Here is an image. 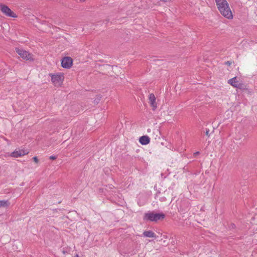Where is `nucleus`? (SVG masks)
Segmentation results:
<instances>
[{
	"label": "nucleus",
	"instance_id": "nucleus-20",
	"mask_svg": "<svg viewBox=\"0 0 257 257\" xmlns=\"http://www.w3.org/2000/svg\"><path fill=\"white\" fill-rule=\"evenodd\" d=\"M200 154L199 152H196L194 153V156H196L197 155H199Z\"/></svg>",
	"mask_w": 257,
	"mask_h": 257
},
{
	"label": "nucleus",
	"instance_id": "nucleus-4",
	"mask_svg": "<svg viewBox=\"0 0 257 257\" xmlns=\"http://www.w3.org/2000/svg\"><path fill=\"white\" fill-rule=\"evenodd\" d=\"M0 11L7 17L16 18L17 15L12 11L8 6L3 4H0Z\"/></svg>",
	"mask_w": 257,
	"mask_h": 257
},
{
	"label": "nucleus",
	"instance_id": "nucleus-2",
	"mask_svg": "<svg viewBox=\"0 0 257 257\" xmlns=\"http://www.w3.org/2000/svg\"><path fill=\"white\" fill-rule=\"evenodd\" d=\"M165 217V215L163 212L157 213L154 211H149L144 214L143 219L144 221L157 222L158 220H163Z\"/></svg>",
	"mask_w": 257,
	"mask_h": 257
},
{
	"label": "nucleus",
	"instance_id": "nucleus-6",
	"mask_svg": "<svg viewBox=\"0 0 257 257\" xmlns=\"http://www.w3.org/2000/svg\"><path fill=\"white\" fill-rule=\"evenodd\" d=\"M49 75L51 77L52 82L55 84H60L62 83L64 77L62 74H52L50 73Z\"/></svg>",
	"mask_w": 257,
	"mask_h": 257
},
{
	"label": "nucleus",
	"instance_id": "nucleus-14",
	"mask_svg": "<svg viewBox=\"0 0 257 257\" xmlns=\"http://www.w3.org/2000/svg\"><path fill=\"white\" fill-rule=\"evenodd\" d=\"M210 132V130L209 128H205V130L203 131L204 133L205 134V135L207 136H209V133Z\"/></svg>",
	"mask_w": 257,
	"mask_h": 257
},
{
	"label": "nucleus",
	"instance_id": "nucleus-7",
	"mask_svg": "<svg viewBox=\"0 0 257 257\" xmlns=\"http://www.w3.org/2000/svg\"><path fill=\"white\" fill-rule=\"evenodd\" d=\"M73 64V59L70 57H65L61 60V66L66 69L71 67Z\"/></svg>",
	"mask_w": 257,
	"mask_h": 257
},
{
	"label": "nucleus",
	"instance_id": "nucleus-3",
	"mask_svg": "<svg viewBox=\"0 0 257 257\" xmlns=\"http://www.w3.org/2000/svg\"><path fill=\"white\" fill-rule=\"evenodd\" d=\"M15 51L23 59L26 60H29L30 61H33L34 60L32 54L29 52L19 48H16Z\"/></svg>",
	"mask_w": 257,
	"mask_h": 257
},
{
	"label": "nucleus",
	"instance_id": "nucleus-13",
	"mask_svg": "<svg viewBox=\"0 0 257 257\" xmlns=\"http://www.w3.org/2000/svg\"><path fill=\"white\" fill-rule=\"evenodd\" d=\"M96 97V98L94 100V103L98 104L101 98V96L100 95H97Z\"/></svg>",
	"mask_w": 257,
	"mask_h": 257
},
{
	"label": "nucleus",
	"instance_id": "nucleus-21",
	"mask_svg": "<svg viewBox=\"0 0 257 257\" xmlns=\"http://www.w3.org/2000/svg\"><path fill=\"white\" fill-rule=\"evenodd\" d=\"M160 191H158L157 192V193H156V196H158V194H160Z\"/></svg>",
	"mask_w": 257,
	"mask_h": 257
},
{
	"label": "nucleus",
	"instance_id": "nucleus-23",
	"mask_svg": "<svg viewBox=\"0 0 257 257\" xmlns=\"http://www.w3.org/2000/svg\"><path fill=\"white\" fill-rule=\"evenodd\" d=\"M231 226H232V227L233 228L235 227V224H231Z\"/></svg>",
	"mask_w": 257,
	"mask_h": 257
},
{
	"label": "nucleus",
	"instance_id": "nucleus-11",
	"mask_svg": "<svg viewBox=\"0 0 257 257\" xmlns=\"http://www.w3.org/2000/svg\"><path fill=\"white\" fill-rule=\"evenodd\" d=\"M143 235L145 237H148L156 238V236L155 233L152 230L145 231L143 232Z\"/></svg>",
	"mask_w": 257,
	"mask_h": 257
},
{
	"label": "nucleus",
	"instance_id": "nucleus-22",
	"mask_svg": "<svg viewBox=\"0 0 257 257\" xmlns=\"http://www.w3.org/2000/svg\"><path fill=\"white\" fill-rule=\"evenodd\" d=\"M86 0H79V2H85Z\"/></svg>",
	"mask_w": 257,
	"mask_h": 257
},
{
	"label": "nucleus",
	"instance_id": "nucleus-5",
	"mask_svg": "<svg viewBox=\"0 0 257 257\" xmlns=\"http://www.w3.org/2000/svg\"><path fill=\"white\" fill-rule=\"evenodd\" d=\"M228 83L234 88L242 90L247 89L246 85H245L244 83L239 82V81L237 80L236 77H234L228 80Z\"/></svg>",
	"mask_w": 257,
	"mask_h": 257
},
{
	"label": "nucleus",
	"instance_id": "nucleus-9",
	"mask_svg": "<svg viewBox=\"0 0 257 257\" xmlns=\"http://www.w3.org/2000/svg\"><path fill=\"white\" fill-rule=\"evenodd\" d=\"M149 103L152 107L153 110H155L157 107V103L156 102V97L153 93H151L149 95Z\"/></svg>",
	"mask_w": 257,
	"mask_h": 257
},
{
	"label": "nucleus",
	"instance_id": "nucleus-17",
	"mask_svg": "<svg viewBox=\"0 0 257 257\" xmlns=\"http://www.w3.org/2000/svg\"><path fill=\"white\" fill-rule=\"evenodd\" d=\"M57 158V157L56 156L52 155L50 157L49 159L52 160H56Z\"/></svg>",
	"mask_w": 257,
	"mask_h": 257
},
{
	"label": "nucleus",
	"instance_id": "nucleus-12",
	"mask_svg": "<svg viewBox=\"0 0 257 257\" xmlns=\"http://www.w3.org/2000/svg\"><path fill=\"white\" fill-rule=\"evenodd\" d=\"M10 204L8 200H0V207H7Z\"/></svg>",
	"mask_w": 257,
	"mask_h": 257
},
{
	"label": "nucleus",
	"instance_id": "nucleus-19",
	"mask_svg": "<svg viewBox=\"0 0 257 257\" xmlns=\"http://www.w3.org/2000/svg\"><path fill=\"white\" fill-rule=\"evenodd\" d=\"M160 200L161 201H162V202H164V201H165L166 200V198L165 197H163L160 198Z\"/></svg>",
	"mask_w": 257,
	"mask_h": 257
},
{
	"label": "nucleus",
	"instance_id": "nucleus-1",
	"mask_svg": "<svg viewBox=\"0 0 257 257\" xmlns=\"http://www.w3.org/2000/svg\"><path fill=\"white\" fill-rule=\"evenodd\" d=\"M218 9L221 14L228 19H232L233 15L226 0H215Z\"/></svg>",
	"mask_w": 257,
	"mask_h": 257
},
{
	"label": "nucleus",
	"instance_id": "nucleus-8",
	"mask_svg": "<svg viewBox=\"0 0 257 257\" xmlns=\"http://www.w3.org/2000/svg\"><path fill=\"white\" fill-rule=\"evenodd\" d=\"M28 154V152L24 150H16L11 153L9 156L14 158H18Z\"/></svg>",
	"mask_w": 257,
	"mask_h": 257
},
{
	"label": "nucleus",
	"instance_id": "nucleus-25",
	"mask_svg": "<svg viewBox=\"0 0 257 257\" xmlns=\"http://www.w3.org/2000/svg\"><path fill=\"white\" fill-rule=\"evenodd\" d=\"M75 257H79L78 254H76Z\"/></svg>",
	"mask_w": 257,
	"mask_h": 257
},
{
	"label": "nucleus",
	"instance_id": "nucleus-15",
	"mask_svg": "<svg viewBox=\"0 0 257 257\" xmlns=\"http://www.w3.org/2000/svg\"><path fill=\"white\" fill-rule=\"evenodd\" d=\"M187 202H186L185 201H184V202H181V205L180 206V211L181 212H183L184 211H185V209H183L182 208V206L183 205H184L185 204H186Z\"/></svg>",
	"mask_w": 257,
	"mask_h": 257
},
{
	"label": "nucleus",
	"instance_id": "nucleus-16",
	"mask_svg": "<svg viewBox=\"0 0 257 257\" xmlns=\"http://www.w3.org/2000/svg\"><path fill=\"white\" fill-rule=\"evenodd\" d=\"M33 160H34V161L36 163H38L39 162V159L37 157L35 156V157H34L33 158Z\"/></svg>",
	"mask_w": 257,
	"mask_h": 257
},
{
	"label": "nucleus",
	"instance_id": "nucleus-10",
	"mask_svg": "<svg viewBox=\"0 0 257 257\" xmlns=\"http://www.w3.org/2000/svg\"><path fill=\"white\" fill-rule=\"evenodd\" d=\"M139 142L142 145H147L150 142V138L148 136H143L139 138Z\"/></svg>",
	"mask_w": 257,
	"mask_h": 257
},
{
	"label": "nucleus",
	"instance_id": "nucleus-18",
	"mask_svg": "<svg viewBox=\"0 0 257 257\" xmlns=\"http://www.w3.org/2000/svg\"><path fill=\"white\" fill-rule=\"evenodd\" d=\"M232 64V62L230 61H227L225 62L224 64L227 66H230Z\"/></svg>",
	"mask_w": 257,
	"mask_h": 257
},
{
	"label": "nucleus",
	"instance_id": "nucleus-24",
	"mask_svg": "<svg viewBox=\"0 0 257 257\" xmlns=\"http://www.w3.org/2000/svg\"><path fill=\"white\" fill-rule=\"evenodd\" d=\"M63 252L64 254H65L66 253H67V251H63Z\"/></svg>",
	"mask_w": 257,
	"mask_h": 257
}]
</instances>
